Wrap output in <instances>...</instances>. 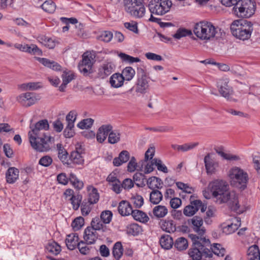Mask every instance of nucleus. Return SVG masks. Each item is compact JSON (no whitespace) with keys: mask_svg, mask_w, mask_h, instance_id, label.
Masks as SVG:
<instances>
[{"mask_svg":"<svg viewBox=\"0 0 260 260\" xmlns=\"http://www.w3.org/2000/svg\"><path fill=\"white\" fill-rule=\"evenodd\" d=\"M208 189L214 201L218 204L227 203L232 210L240 213L238 197L234 191L230 190L229 185L224 180L217 179L210 182Z\"/></svg>","mask_w":260,"mask_h":260,"instance_id":"nucleus-1","label":"nucleus"},{"mask_svg":"<svg viewBox=\"0 0 260 260\" xmlns=\"http://www.w3.org/2000/svg\"><path fill=\"white\" fill-rule=\"evenodd\" d=\"M30 131L28 132L29 141L32 148L37 151L46 152L51 148V145L54 142V138L42 133L49 128L47 119L39 121L35 124H30Z\"/></svg>","mask_w":260,"mask_h":260,"instance_id":"nucleus-2","label":"nucleus"},{"mask_svg":"<svg viewBox=\"0 0 260 260\" xmlns=\"http://www.w3.org/2000/svg\"><path fill=\"white\" fill-rule=\"evenodd\" d=\"M232 35L236 38L244 41L248 40L253 31V24L244 19L235 20L231 25Z\"/></svg>","mask_w":260,"mask_h":260,"instance_id":"nucleus-3","label":"nucleus"},{"mask_svg":"<svg viewBox=\"0 0 260 260\" xmlns=\"http://www.w3.org/2000/svg\"><path fill=\"white\" fill-rule=\"evenodd\" d=\"M217 29L211 22L203 21L194 25L193 31L201 40L208 41L215 37Z\"/></svg>","mask_w":260,"mask_h":260,"instance_id":"nucleus-4","label":"nucleus"},{"mask_svg":"<svg viewBox=\"0 0 260 260\" xmlns=\"http://www.w3.org/2000/svg\"><path fill=\"white\" fill-rule=\"evenodd\" d=\"M228 175L231 185L242 190L246 188L249 177L247 173L243 169L238 167H234L229 170Z\"/></svg>","mask_w":260,"mask_h":260,"instance_id":"nucleus-5","label":"nucleus"},{"mask_svg":"<svg viewBox=\"0 0 260 260\" xmlns=\"http://www.w3.org/2000/svg\"><path fill=\"white\" fill-rule=\"evenodd\" d=\"M192 240L193 247L189 249L188 254L191 260H201L203 253H206V250H208L206 247L209 245L210 241L205 237H199L197 235H192Z\"/></svg>","mask_w":260,"mask_h":260,"instance_id":"nucleus-6","label":"nucleus"},{"mask_svg":"<svg viewBox=\"0 0 260 260\" xmlns=\"http://www.w3.org/2000/svg\"><path fill=\"white\" fill-rule=\"evenodd\" d=\"M172 5L171 0H151L148 8L151 13L162 16L170 11Z\"/></svg>","mask_w":260,"mask_h":260,"instance_id":"nucleus-7","label":"nucleus"},{"mask_svg":"<svg viewBox=\"0 0 260 260\" xmlns=\"http://www.w3.org/2000/svg\"><path fill=\"white\" fill-rule=\"evenodd\" d=\"M253 0H239L236 5V9H238V14L242 18H249L255 12V5Z\"/></svg>","mask_w":260,"mask_h":260,"instance_id":"nucleus-8","label":"nucleus"},{"mask_svg":"<svg viewBox=\"0 0 260 260\" xmlns=\"http://www.w3.org/2000/svg\"><path fill=\"white\" fill-rule=\"evenodd\" d=\"M95 62V55L90 51H86L82 55V60L78 64L80 72L84 76H88L92 73V66Z\"/></svg>","mask_w":260,"mask_h":260,"instance_id":"nucleus-9","label":"nucleus"},{"mask_svg":"<svg viewBox=\"0 0 260 260\" xmlns=\"http://www.w3.org/2000/svg\"><path fill=\"white\" fill-rule=\"evenodd\" d=\"M229 80L227 78L220 79L217 83L219 93L228 101H235L232 97L234 94L233 88L229 85Z\"/></svg>","mask_w":260,"mask_h":260,"instance_id":"nucleus-10","label":"nucleus"},{"mask_svg":"<svg viewBox=\"0 0 260 260\" xmlns=\"http://www.w3.org/2000/svg\"><path fill=\"white\" fill-rule=\"evenodd\" d=\"M16 100L22 106L28 107L35 104L37 102L38 99L35 93L28 92L18 95Z\"/></svg>","mask_w":260,"mask_h":260,"instance_id":"nucleus-11","label":"nucleus"},{"mask_svg":"<svg viewBox=\"0 0 260 260\" xmlns=\"http://www.w3.org/2000/svg\"><path fill=\"white\" fill-rule=\"evenodd\" d=\"M204 161L207 174L209 175L215 174L219 167L218 162L212 158L210 153L205 156Z\"/></svg>","mask_w":260,"mask_h":260,"instance_id":"nucleus-12","label":"nucleus"},{"mask_svg":"<svg viewBox=\"0 0 260 260\" xmlns=\"http://www.w3.org/2000/svg\"><path fill=\"white\" fill-rule=\"evenodd\" d=\"M138 75L139 74L138 73ZM149 85L147 78L143 70H142L141 75H138L137 82L136 85L135 91L137 93H145L148 88Z\"/></svg>","mask_w":260,"mask_h":260,"instance_id":"nucleus-13","label":"nucleus"},{"mask_svg":"<svg viewBox=\"0 0 260 260\" xmlns=\"http://www.w3.org/2000/svg\"><path fill=\"white\" fill-rule=\"evenodd\" d=\"M115 66L112 62H105L98 69V77L101 79L106 78L114 71Z\"/></svg>","mask_w":260,"mask_h":260,"instance_id":"nucleus-14","label":"nucleus"},{"mask_svg":"<svg viewBox=\"0 0 260 260\" xmlns=\"http://www.w3.org/2000/svg\"><path fill=\"white\" fill-rule=\"evenodd\" d=\"M202 205L201 201L196 200L190 202V204L185 206L183 209V214L188 217L194 215Z\"/></svg>","mask_w":260,"mask_h":260,"instance_id":"nucleus-15","label":"nucleus"},{"mask_svg":"<svg viewBox=\"0 0 260 260\" xmlns=\"http://www.w3.org/2000/svg\"><path fill=\"white\" fill-rule=\"evenodd\" d=\"M112 128V126L110 124H104L100 126L96 134L97 141L101 143L104 142Z\"/></svg>","mask_w":260,"mask_h":260,"instance_id":"nucleus-16","label":"nucleus"},{"mask_svg":"<svg viewBox=\"0 0 260 260\" xmlns=\"http://www.w3.org/2000/svg\"><path fill=\"white\" fill-rule=\"evenodd\" d=\"M83 238L87 244H92L98 239V234L94 229L87 227L84 230Z\"/></svg>","mask_w":260,"mask_h":260,"instance_id":"nucleus-17","label":"nucleus"},{"mask_svg":"<svg viewBox=\"0 0 260 260\" xmlns=\"http://www.w3.org/2000/svg\"><path fill=\"white\" fill-rule=\"evenodd\" d=\"M191 222L193 225V230L200 236V237H203L205 233V229L202 227L203 223L202 218L199 216H194L191 219Z\"/></svg>","mask_w":260,"mask_h":260,"instance_id":"nucleus-18","label":"nucleus"},{"mask_svg":"<svg viewBox=\"0 0 260 260\" xmlns=\"http://www.w3.org/2000/svg\"><path fill=\"white\" fill-rule=\"evenodd\" d=\"M118 210L119 214L122 216H128L132 214L134 211L131 203L126 201H122L119 203Z\"/></svg>","mask_w":260,"mask_h":260,"instance_id":"nucleus-19","label":"nucleus"},{"mask_svg":"<svg viewBox=\"0 0 260 260\" xmlns=\"http://www.w3.org/2000/svg\"><path fill=\"white\" fill-rule=\"evenodd\" d=\"M19 171L15 167H10L6 173V181L8 183L12 184L18 179Z\"/></svg>","mask_w":260,"mask_h":260,"instance_id":"nucleus-20","label":"nucleus"},{"mask_svg":"<svg viewBox=\"0 0 260 260\" xmlns=\"http://www.w3.org/2000/svg\"><path fill=\"white\" fill-rule=\"evenodd\" d=\"M130 158L129 153L126 150L122 151L118 157L114 158L113 164L114 166L118 167L126 162Z\"/></svg>","mask_w":260,"mask_h":260,"instance_id":"nucleus-21","label":"nucleus"},{"mask_svg":"<svg viewBox=\"0 0 260 260\" xmlns=\"http://www.w3.org/2000/svg\"><path fill=\"white\" fill-rule=\"evenodd\" d=\"M79 237L77 234H72L67 236L66 239V244L68 248L70 250H74L78 246Z\"/></svg>","mask_w":260,"mask_h":260,"instance_id":"nucleus-22","label":"nucleus"},{"mask_svg":"<svg viewBox=\"0 0 260 260\" xmlns=\"http://www.w3.org/2000/svg\"><path fill=\"white\" fill-rule=\"evenodd\" d=\"M161 229L167 233H171L176 231V224L172 220H163L159 223Z\"/></svg>","mask_w":260,"mask_h":260,"instance_id":"nucleus-23","label":"nucleus"},{"mask_svg":"<svg viewBox=\"0 0 260 260\" xmlns=\"http://www.w3.org/2000/svg\"><path fill=\"white\" fill-rule=\"evenodd\" d=\"M248 260H260V251L257 245L250 246L247 251Z\"/></svg>","mask_w":260,"mask_h":260,"instance_id":"nucleus-24","label":"nucleus"},{"mask_svg":"<svg viewBox=\"0 0 260 260\" xmlns=\"http://www.w3.org/2000/svg\"><path fill=\"white\" fill-rule=\"evenodd\" d=\"M46 252L54 255H58L61 251V246L56 242H49L46 246Z\"/></svg>","mask_w":260,"mask_h":260,"instance_id":"nucleus-25","label":"nucleus"},{"mask_svg":"<svg viewBox=\"0 0 260 260\" xmlns=\"http://www.w3.org/2000/svg\"><path fill=\"white\" fill-rule=\"evenodd\" d=\"M87 188L88 192V203L90 204L96 203L99 200V194L98 190L91 185L88 186Z\"/></svg>","mask_w":260,"mask_h":260,"instance_id":"nucleus-26","label":"nucleus"},{"mask_svg":"<svg viewBox=\"0 0 260 260\" xmlns=\"http://www.w3.org/2000/svg\"><path fill=\"white\" fill-rule=\"evenodd\" d=\"M123 77L119 73H115L110 78V83L112 87L118 88L123 84Z\"/></svg>","mask_w":260,"mask_h":260,"instance_id":"nucleus-27","label":"nucleus"},{"mask_svg":"<svg viewBox=\"0 0 260 260\" xmlns=\"http://www.w3.org/2000/svg\"><path fill=\"white\" fill-rule=\"evenodd\" d=\"M123 7L125 11L128 14L136 7L143 3L142 0H123Z\"/></svg>","mask_w":260,"mask_h":260,"instance_id":"nucleus-28","label":"nucleus"},{"mask_svg":"<svg viewBox=\"0 0 260 260\" xmlns=\"http://www.w3.org/2000/svg\"><path fill=\"white\" fill-rule=\"evenodd\" d=\"M146 13V8L143 3L138 6L128 14L135 18H143Z\"/></svg>","mask_w":260,"mask_h":260,"instance_id":"nucleus-29","label":"nucleus"},{"mask_svg":"<svg viewBox=\"0 0 260 260\" xmlns=\"http://www.w3.org/2000/svg\"><path fill=\"white\" fill-rule=\"evenodd\" d=\"M132 215L136 220L142 223H145L149 220V217L146 213L139 210H134Z\"/></svg>","mask_w":260,"mask_h":260,"instance_id":"nucleus-30","label":"nucleus"},{"mask_svg":"<svg viewBox=\"0 0 260 260\" xmlns=\"http://www.w3.org/2000/svg\"><path fill=\"white\" fill-rule=\"evenodd\" d=\"M159 243L161 247L165 249H170L174 244L172 238L169 235H162L160 238Z\"/></svg>","mask_w":260,"mask_h":260,"instance_id":"nucleus-31","label":"nucleus"},{"mask_svg":"<svg viewBox=\"0 0 260 260\" xmlns=\"http://www.w3.org/2000/svg\"><path fill=\"white\" fill-rule=\"evenodd\" d=\"M38 60L44 66L50 68L55 71H60L61 66L54 61H51L45 58H38Z\"/></svg>","mask_w":260,"mask_h":260,"instance_id":"nucleus-32","label":"nucleus"},{"mask_svg":"<svg viewBox=\"0 0 260 260\" xmlns=\"http://www.w3.org/2000/svg\"><path fill=\"white\" fill-rule=\"evenodd\" d=\"M143 232L141 226L137 223H132L127 226L126 232L127 234L133 236H138Z\"/></svg>","mask_w":260,"mask_h":260,"instance_id":"nucleus-33","label":"nucleus"},{"mask_svg":"<svg viewBox=\"0 0 260 260\" xmlns=\"http://www.w3.org/2000/svg\"><path fill=\"white\" fill-rule=\"evenodd\" d=\"M146 183L149 188L151 189L161 188L163 184L161 180L156 177L149 178L147 180Z\"/></svg>","mask_w":260,"mask_h":260,"instance_id":"nucleus-34","label":"nucleus"},{"mask_svg":"<svg viewBox=\"0 0 260 260\" xmlns=\"http://www.w3.org/2000/svg\"><path fill=\"white\" fill-rule=\"evenodd\" d=\"M38 40L42 45L49 49L54 48L56 45V42L54 40L45 36L38 37Z\"/></svg>","mask_w":260,"mask_h":260,"instance_id":"nucleus-35","label":"nucleus"},{"mask_svg":"<svg viewBox=\"0 0 260 260\" xmlns=\"http://www.w3.org/2000/svg\"><path fill=\"white\" fill-rule=\"evenodd\" d=\"M168 211L167 207L165 206L157 205L154 207L153 213L157 218L164 217L167 214Z\"/></svg>","mask_w":260,"mask_h":260,"instance_id":"nucleus-36","label":"nucleus"},{"mask_svg":"<svg viewBox=\"0 0 260 260\" xmlns=\"http://www.w3.org/2000/svg\"><path fill=\"white\" fill-rule=\"evenodd\" d=\"M134 182L138 187H143L147 182V179L145 175L141 173H136L133 176Z\"/></svg>","mask_w":260,"mask_h":260,"instance_id":"nucleus-37","label":"nucleus"},{"mask_svg":"<svg viewBox=\"0 0 260 260\" xmlns=\"http://www.w3.org/2000/svg\"><path fill=\"white\" fill-rule=\"evenodd\" d=\"M123 247L120 242H117L114 245L112 250V254L114 258L117 260L119 259L123 254Z\"/></svg>","mask_w":260,"mask_h":260,"instance_id":"nucleus-38","label":"nucleus"},{"mask_svg":"<svg viewBox=\"0 0 260 260\" xmlns=\"http://www.w3.org/2000/svg\"><path fill=\"white\" fill-rule=\"evenodd\" d=\"M121 75L123 77V80L126 81L131 80L135 75V71L131 67L125 68Z\"/></svg>","mask_w":260,"mask_h":260,"instance_id":"nucleus-39","label":"nucleus"},{"mask_svg":"<svg viewBox=\"0 0 260 260\" xmlns=\"http://www.w3.org/2000/svg\"><path fill=\"white\" fill-rule=\"evenodd\" d=\"M120 136L121 134L119 131L112 129L109 133L108 142L112 144L117 143L119 142Z\"/></svg>","mask_w":260,"mask_h":260,"instance_id":"nucleus-40","label":"nucleus"},{"mask_svg":"<svg viewBox=\"0 0 260 260\" xmlns=\"http://www.w3.org/2000/svg\"><path fill=\"white\" fill-rule=\"evenodd\" d=\"M41 7L44 11L49 13H53L56 9L55 3L51 0L46 1Z\"/></svg>","mask_w":260,"mask_h":260,"instance_id":"nucleus-41","label":"nucleus"},{"mask_svg":"<svg viewBox=\"0 0 260 260\" xmlns=\"http://www.w3.org/2000/svg\"><path fill=\"white\" fill-rule=\"evenodd\" d=\"M162 199V194L158 190H154L150 194V201L153 204H158Z\"/></svg>","mask_w":260,"mask_h":260,"instance_id":"nucleus-42","label":"nucleus"},{"mask_svg":"<svg viewBox=\"0 0 260 260\" xmlns=\"http://www.w3.org/2000/svg\"><path fill=\"white\" fill-rule=\"evenodd\" d=\"M174 246L180 251L186 249L188 247L187 240L185 238L179 237L175 242Z\"/></svg>","mask_w":260,"mask_h":260,"instance_id":"nucleus-43","label":"nucleus"},{"mask_svg":"<svg viewBox=\"0 0 260 260\" xmlns=\"http://www.w3.org/2000/svg\"><path fill=\"white\" fill-rule=\"evenodd\" d=\"M69 180L76 188L81 189L83 188V182L79 180L74 173H71L70 174Z\"/></svg>","mask_w":260,"mask_h":260,"instance_id":"nucleus-44","label":"nucleus"},{"mask_svg":"<svg viewBox=\"0 0 260 260\" xmlns=\"http://www.w3.org/2000/svg\"><path fill=\"white\" fill-rule=\"evenodd\" d=\"M131 203L136 208H140L144 204V199L143 197L138 194L133 196L131 198Z\"/></svg>","mask_w":260,"mask_h":260,"instance_id":"nucleus-45","label":"nucleus"},{"mask_svg":"<svg viewBox=\"0 0 260 260\" xmlns=\"http://www.w3.org/2000/svg\"><path fill=\"white\" fill-rule=\"evenodd\" d=\"M192 35L190 30L185 28H179L176 32L173 35V37L176 39H180L181 38Z\"/></svg>","mask_w":260,"mask_h":260,"instance_id":"nucleus-46","label":"nucleus"},{"mask_svg":"<svg viewBox=\"0 0 260 260\" xmlns=\"http://www.w3.org/2000/svg\"><path fill=\"white\" fill-rule=\"evenodd\" d=\"M118 56L123 61L128 63L138 62L141 61L139 57H134L124 53H120L118 54Z\"/></svg>","mask_w":260,"mask_h":260,"instance_id":"nucleus-47","label":"nucleus"},{"mask_svg":"<svg viewBox=\"0 0 260 260\" xmlns=\"http://www.w3.org/2000/svg\"><path fill=\"white\" fill-rule=\"evenodd\" d=\"M212 251L218 256H223L225 253V249L219 244H214L211 246Z\"/></svg>","mask_w":260,"mask_h":260,"instance_id":"nucleus-48","label":"nucleus"},{"mask_svg":"<svg viewBox=\"0 0 260 260\" xmlns=\"http://www.w3.org/2000/svg\"><path fill=\"white\" fill-rule=\"evenodd\" d=\"M71 161L75 164L82 165L84 163V159L82 154L72 151L70 155Z\"/></svg>","mask_w":260,"mask_h":260,"instance_id":"nucleus-49","label":"nucleus"},{"mask_svg":"<svg viewBox=\"0 0 260 260\" xmlns=\"http://www.w3.org/2000/svg\"><path fill=\"white\" fill-rule=\"evenodd\" d=\"M82 199V196L80 194H77L75 196H72L70 199L71 203L72 205L73 208L75 210H77L79 209V207L81 205V202Z\"/></svg>","mask_w":260,"mask_h":260,"instance_id":"nucleus-50","label":"nucleus"},{"mask_svg":"<svg viewBox=\"0 0 260 260\" xmlns=\"http://www.w3.org/2000/svg\"><path fill=\"white\" fill-rule=\"evenodd\" d=\"M101 220V218H99V217H95L93 218L91 222V226L88 227L92 228L96 232V231H100L101 230H103L104 231L103 228L104 226L102 223Z\"/></svg>","mask_w":260,"mask_h":260,"instance_id":"nucleus-51","label":"nucleus"},{"mask_svg":"<svg viewBox=\"0 0 260 260\" xmlns=\"http://www.w3.org/2000/svg\"><path fill=\"white\" fill-rule=\"evenodd\" d=\"M94 120L91 118H87L82 120L77 124V126L80 129H87L90 128L93 123Z\"/></svg>","mask_w":260,"mask_h":260,"instance_id":"nucleus-52","label":"nucleus"},{"mask_svg":"<svg viewBox=\"0 0 260 260\" xmlns=\"http://www.w3.org/2000/svg\"><path fill=\"white\" fill-rule=\"evenodd\" d=\"M84 224V219L82 217L76 218L72 223V226L75 231L80 230Z\"/></svg>","mask_w":260,"mask_h":260,"instance_id":"nucleus-53","label":"nucleus"},{"mask_svg":"<svg viewBox=\"0 0 260 260\" xmlns=\"http://www.w3.org/2000/svg\"><path fill=\"white\" fill-rule=\"evenodd\" d=\"M58 157L62 162H66L68 158V153L67 151L61 146V144L57 145Z\"/></svg>","mask_w":260,"mask_h":260,"instance_id":"nucleus-54","label":"nucleus"},{"mask_svg":"<svg viewBox=\"0 0 260 260\" xmlns=\"http://www.w3.org/2000/svg\"><path fill=\"white\" fill-rule=\"evenodd\" d=\"M113 38V34L110 31H104L101 32L98 37L99 40L108 43L111 41Z\"/></svg>","mask_w":260,"mask_h":260,"instance_id":"nucleus-55","label":"nucleus"},{"mask_svg":"<svg viewBox=\"0 0 260 260\" xmlns=\"http://www.w3.org/2000/svg\"><path fill=\"white\" fill-rule=\"evenodd\" d=\"M88 244L85 241H81L78 245V248L80 252L83 255H87L90 253V248L87 245Z\"/></svg>","mask_w":260,"mask_h":260,"instance_id":"nucleus-56","label":"nucleus"},{"mask_svg":"<svg viewBox=\"0 0 260 260\" xmlns=\"http://www.w3.org/2000/svg\"><path fill=\"white\" fill-rule=\"evenodd\" d=\"M199 145V142H191L180 145V151L186 152L191 150Z\"/></svg>","mask_w":260,"mask_h":260,"instance_id":"nucleus-57","label":"nucleus"},{"mask_svg":"<svg viewBox=\"0 0 260 260\" xmlns=\"http://www.w3.org/2000/svg\"><path fill=\"white\" fill-rule=\"evenodd\" d=\"M112 217V213L109 210L105 211L102 212L101 214V219L103 222L106 224L109 223L111 221Z\"/></svg>","mask_w":260,"mask_h":260,"instance_id":"nucleus-58","label":"nucleus"},{"mask_svg":"<svg viewBox=\"0 0 260 260\" xmlns=\"http://www.w3.org/2000/svg\"><path fill=\"white\" fill-rule=\"evenodd\" d=\"M77 113L75 110L71 111L66 116V120L68 122V125H74V122L76 120Z\"/></svg>","mask_w":260,"mask_h":260,"instance_id":"nucleus-59","label":"nucleus"},{"mask_svg":"<svg viewBox=\"0 0 260 260\" xmlns=\"http://www.w3.org/2000/svg\"><path fill=\"white\" fill-rule=\"evenodd\" d=\"M27 53H29L31 54L36 55H42V50L38 47V46L35 44H31L29 45Z\"/></svg>","mask_w":260,"mask_h":260,"instance_id":"nucleus-60","label":"nucleus"},{"mask_svg":"<svg viewBox=\"0 0 260 260\" xmlns=\"http://www.w3.org/2000/svg\"><path fill=\"white\" fill-rule=\"evenodd\" d=\"M153 163L155 164V166L157 167L159 171H162L164 173L168 172V169L167 167L162 164V162L160 159L154 158Z\"/></svg>","mask_w":260,"mask_h":260,"instance_id":"nucleus-61","label":"nucleus"},{"mask_svg":"<svg viewBox=\"0 0 260 260\" xmlns=\"http://www.w3.org/2000/svg\"><path fill=\"white\" fill-rule=\"evenodd\" d=\"M138 167V164L134 156L131 158L127 165V171L129 172H134Z\"/></svg>","mask_w":260,"mask_h":260,"instance_id":"nucleus-62","label":"nucleus"},{"mask_svg":"<svg viewBox=\"0 0 260 260\" xmlns=\"http://www.w3.org/2000/svg\"><path fill=\"white\" fill-rule=\"evenodd\" d=\"M124 26L125 28L135 33H138V32L137 23L135 21L125 22Z\"/></svg>","mask_w":260,"mask_h":260,"instance_id":"nucleus-63","label":"nucleus"},{"mask_svg":"<svg viewBox=\"0 0 260 260\" xmlns=\"http://www.w3.org/2000/svg\"><path fill=\"white\" fill-rule=\"evenodd\" d=\"M74 127V125H70L67 124L63 131V135L66 138H70L74 136L75 134V132L73 129Z\"/></svg>","mask_w":260,"mask_h":260,"instance_id":"nucleus-64","label":"nucleus"}]
</instances>
